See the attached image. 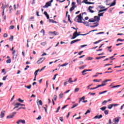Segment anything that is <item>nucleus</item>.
<instances>
[{
    "mask_svg": "<svg viewBox=\"0 0 124 124\" xmlns=\"http://www.w3.org/2000/svg\"><path fill=\"white\" fill-rule=\"evenodd\" d=\"M75 4H76V3L75 1H73L72 2V7H73V6H76Z\"/></svg>",
    "mask_w": 124,
    "mask_h": 124,
    "instance_id": "39",
    "label": "nucleus"
},
{
    "mask_svg": "<svg viewBox=\"0 0 124 124\" xmlns=\"http://www.w3.org/2000/svg\"><path fill=\"white\" fill-rule=\"evenodd\" d=\"M86 66H87V65H83L81 67H80L79 69H83V68H85V67H86Z\"/></svg>",
    "mask_w": 124,
    "mask_h": 124,
    "instance_id": "43",
    "label": "nucleus"
},
{
    "mask_svg": "<svg viewBox=\"0 0 124 124\" xmlns=\"http://www.w3.org/2000/svg\"><path fill=\"white\" fill-rule=\"evenodd\" d=\"M99 8H100L101 9H103L105 8V7L102 6V5H100L98 6Z\"/></svg>",
    "mask_w": 124,
    "mask_h": 124,
    "instance_id": "44",
    "label": "nucleus"
},
{
    "mask_svg": "<svg viewBox=\"0 0 124 124\" xmlns=\"http://www.w3.org/2000/svg\"><path fill=\"white\" fill-rule=\"evenodd\" d=\"M88 22L90 23H94V22H96V20L94 18L93 19V21L89 20Z\"/></svg>",
    "mask_w": 124,
    "mask_h": 124,
    "instance_id": "37",
    "label": "nucleus"
},
{
    "mask_svg": "<svg viewBox=\"0 0 124 124\" xmlns=\"http://www.w3.org/2000/svg\"><path fill=\"white\" fill-rule=\"evenodd\" d=\"M72 80V78H69V80H68V82L70 83V84H71V83H73V80Z\"/></svg>",
    "mask_w": 124,
    "mask_h": 124,
    "instance_id": "28",
    "label": "nucleus"
},
{
    "mask_svg": "<svg viewBox=\"0 0 124 124\" xmlns=\"http://www.w3.org/2000/svg\"><path fill=\"white\" fill-rule=\"evenodd\" d=\"M108 8H106L105 9L100 10L99 11L98 13H100L101 12H103V11H106L108 9Z\"/></svg>",
    "mask_w": 124,
    "mask_h": 124,
    "instance_id": "18",
    "label": "nucleus"
},
{
    "mask_svg": "<svg viewBox=\"0 0 124 124\" xmlns=\"http://www.w3.org/2000/svg\"><path fill=\"white\" fill-rule=\"evenodd\" d=\"M104 113L105 114V115H108L109 114V110H105Z\"/></svg>",
    "mask_w": 124,
    "mask_h": 124,
    "instance_id": "31",
    "label": "nucleus"
},
{
    "mask_svg": "<svg viewBox=\"0 0 124 124\" xmlns=\"http://www.w3.org/2000/svg\"><path fill=\"white\" fill-rule=\"evenodd\" d=\"M58 98V97L57 96V95H54L53 96V98L54 99V100H57V98Z\"/></svg>",
    "mask_w": 124,
    "mask_h": 124,
    "instance_id": "51",
    "label": "nucleus"
},
{
    "mask_svg": "<svg viewBox=\"0 0 124 124\" xmlns=\"http://www.w3.org/2000/svg\"><path fill=\"white\" fill-rule=\"evenodd\" d=\"M107 124H112V120L111 119H109L108 123H107Z\"/></svg>",
    "mask_w": 124,
    "mask_h": 124,
    "instance_id": "54",
    "label": "nucleus"
},
{
    "mask_svg": "<svg viewBox=\"0 0 124 124\" xmlns=\"http://www.w3.org/2000/svg\"><path fill=\"white\" fill-rule=\"evenodd\" d=\"M108 109H112V108H113V106L112 105V104H109L108 105Z\"/></svg>",
    "mask_w": 124,
    "mask_h": 124,
    "instance_id": "26",
    "label": "nucleus"
},
{
    "mask_svg": "<svg viewBox=\"0 0 124 124\" xmlns=\"http://www.w3.org/2000/svg\"><path fill=\"white\" fill-rule=\"evenodd\" d=\"M82 3H85V4H94V2H86V1H82Z\"/></svg>",
    "mask_w": 124,
    "mask_h": 124,
    "instance_id": "13",
    "label": "nucleus"
},
{
    "mask_svg": "<svg viewBox=\"0 0 124 124\" xmlns=\"http://www.w3.org/2000/svg\"><path fill=\"white\" fill-rule=\"evenodd\" d=\"M45 58L44 57H42L40 59H39L37 62V63H41V62H43L44 61H45Z\"/></svg>",
    "mask_w": 124,
    "mask_h": 124,
    "instance_id": "4",
    "label": "nucleus"
},
{
    "mask_svg": "<svg viewBox=\"0 0 124 124\" xmlns=\"http://www.w3.org/2000/svg\"><path fill=\"white\" fill-rule=\"evenodd\" d=\"M61 109V107H59L56 110V113H58L59 111H60V109Z\"/></svg>",
    "mask_w": 124,
    "mask_h": 124,
    "instance_id": "58",
    "label": "nucleus"
},
{
    "mask_svg": "<svg viewBox=\"0 0 124 124\" xmlns=\"http://www.w3.org/2000/svg\"><path fill=\"white\" fill-rule=\"evenodd\" d=\"M8 4H7V5H5V6H4L3 4H2V6L1 7V8L3 10L4 9V10L5 9V8H8Z\"/></svg>",
    "mask_w": 124,
    "mask_h": 124,
    "instance_id": "15",
    "label": "nucleus"
},
{
    "mask_svg": "<svg viewBox=\"0 0 124 124\" xmlns=\"http://www.w3.org/2000/svg\"><path fill=\"white\" fill-rule=\"evenodd\" d=\"M82 20H83V17H82V14H80L75 17L74 21L75 22H77V23H81L84 24V25L86 26V27H90V23L89 22L87 21L83 22L82 21Z\"/></svg>",
    "mask_w": 124,
    "mask_h": 124,
    "instance_id": "1",
    "label": "nucleus"
},
{
    "mask_svg": "<svg viewBox=\"0 0 124 124\" xmlns=\"http://www.w3.org/2000/svg\"><path fill=\"white\" fill-rule=\"evenodd\" d=\"M101 41H102V40H100L98 41L95 42L93 43V44H97V43H99V42H101Z\"/></svg>",
    "mask_w": 124,
    "mask_h": 124,
    "instance_id": "40",
    "label": "nucleus"
},
{
    "mask_svg": "<svg viewBox=\"0 0 124 124\" xmlns=\"http://www.w3.org/2000/svg\"><path fill=\"white\" fill-rule=\"evenodd\" d=\"M46 44H47V43L46 42H44L41 43V45H42V46H45Z\"/></svg>",
    "mask_w": 124,
    "mask_h": 124,
    "instance_id": "33",
    "label": "nucleus"
},
{
    "mask_svg": "<svg viewBox=\"0 0 124 124\" xmlns=\"http://www.w3.org/2000/svg\"><path fill=\"white\" fill-rule=\"evenodd\" d=\"M73 36L71 38V39H75L77 37V36L76 35H74V33L73 34Z\"/></svg>",
    "mask_w": 124,
    "mask_h": 124,
    "instance_id": "38",
    "label": "nucleus"
},
{
    "mask_svg": "<svg viewBox=\"0 0 124 124\" xmlns=\"http://www.w3.org/2000/svg\"><path fill=\"white\" fill-rule=\"evenodd\" d=\"M94 19L96 20V22H99L100 21V17L97 16H94Z\"/></svg>",
    "mask_w": 124,
    "mask_h": 124,
    "instance_id": "12",
    "label": "nucleus"
},
{
    "mask_svg": "<svg viewBox=\"0 0 124 124\" xmlns=\"http://www.w3.org/2000/svg\"><path fill=\"white\" fill-rule=\"evenodd\" d=\"M44 14L46 17V19H47V20H49V19H50V16H49V15H48V13H47V12L45 11L44 12Z\"/></svg>",
    "mask_w": 124,
    "mask_h": 124,
    "instance_id": "10",
    "label": "nucleus"
},
{
    "mask_svg": "<svg viewBox=\"0 0 124 124\" xmlns=\"http://www.w3.org/2000/svg\"><path fill=\"white\" fill-rule=\"evenodd\" d=\"M77 3L81 4V0H77Z\"/></svg>",
    "mask_w": 124,
    "mask_h": 124,
    "instance_id": "63",
    "label": "nucleus"
},
{
    "mask_svg": "<svg viewBox=\"0 0 124 124\" xmlns=\"http://www.w3.org/2000/svg\"><path fill=\"white\" fill-rule=\"evenodd\" d=\"M36 120H41V116L39 115L38 118H36Z\"/></svg>",
    "mask_w": 124,
    "mask_h": 124,
    "instance_id": "62",
    "label": "nucleus"
},
{
    "mask_svg": "<svg viewBox=\"0 0 124 124\" xmlns=\"http://www.w3.org/2000/svg\"><path fill=\"white\" fill-rule=\"evenodd\" d=\"M117 41H121V42L124 41V39H121L119 38L117 40Z\"/></svg>",
    "mask_w": 124,
    "mask_h": 124,
    "instance_id": "59",
    "label": "nucleus"
},
{
    "mask_svg": "<svg viewBox=\"0 0 124 124\" xmlns=\"http://www.w3.org/2000/svg\"><path fill=\"white\" fill-rule=\"evenodd\" d=\"M7 63H10L11 62V59H9L6 61Z\"/></svg>",
    "mask_w": 124,
    "mask_h": 124,
    "instance_id": "45",
    "label": "nucleus"
},
{
    "mask_svg": "<svg viewBox=\"0 0 124 124\" xmlns=\"http://www.w3.org/2000/svg\"><path fill=\"white\" fill-rule=\"evenodd\" d=\"M68 106V105H66L64 106L63 107H62V110H63V109H65V108H66Z\"/></svg>",
    "mask_w": 124,
    "mask_h": 124,
    "instance_id": "49",
    "label": "nucleus"
},
{
    "mask_svg": "<svg viewBox=\"0 0 124 124\" xmlns=\"http://www.w3.org/2000/svg\"><path fill=\"white\" fill-rule=\"evenodd\" d=\"M77 106H78V104H76L71 107V109H73V108H75V107H77Z\"/></svg>",
    "mask_w": 124,
    "mask_h": 124,
    "instance_id": "34",
    "label": "nucleus"
},
{
    "mask_svg": "<svg viewBox=\"0 0 124 124\" xmlns=\"http://www.w3.org/2000/svg\"><path fill=\"white\" fill-rule=\"evenodd\" d=\"M50 23H52V24H57V21L53 20V19H49Z\"/></svg>",
    "mask_w": 124,
    "mask_h": 124,
    "instance_id": "16",
    "label": "nucleus"
},
{
    "mask_svg": "<svg viewBox=\"0 0 124 124\" xmlns=\"http://www.w3.org/2000/svg\"><path fill=\"white\" fill-rule=\"evenodd\" d=\"M104 86H106V83H103L102 82V84L98 85L97 86V87H95L96 89H98V88H100V87H104Z\"/></svg>",
    "mask_w": 124,
    "mask_h": 124,
    "instance_id": "8",
    "label": "nucleus"
},
{
    "mask_svg": "<svg viewBox=\"0 0 124 124\" xmlns=\"http://www.w3.org/2000/svg\"><path fill=\"white\" fill-rule=\"evenodd\" d=\"M66 65H68V63L66 62V63L63 64V66H66Z\"/></svg>",
    "mask_w": 124,
    "mask_h": 124,
    "instance_id": "64",
    "label": "nucleus"
},
{
    "mask_svg": "<svg viewBox=\"0 0 124 124\" xmlns=\"http://www.w3.org/2000/svg\"><path fill=\"white\" fill-rule=\"evenodd\" d=\"M53 0H50V1L47 2L46 3V5H44L43 6L44 8H48V7H49V6H51V5H52V4L51 3H52V2H53Z\"/></svg>",
    "mask_w": 124,
    "mask_h": 124,
    "instance_id": "2",
    "label": "nucleus"
},
{
    "mask_svg": "<svg viewBox=\"0 0 124 124\" xmlns=\"http://www.w3.org/2000/svg\"><path fill=\"white\" fill-rule=\"evenodd\" d=\"M14 28H15V27H14V26H13V25H12V26H11L10 27V30H13V29H14Z\"/></svg>",
    "mask_w": 124,
    "mask_h": 124,
    "instance_id": "55",
    "label": "nucleus"
},
{
    "mask_svg": "<svg viewBox=\"0 0 124 124\" xmlns=\"http://www.w3.org/2000/svg\"><path fill=\"white\" fill-rule=\"evenodd\" d=\"M89 113H91V110H88L85 113V115H87V114H89Z\"/></svg>",
    "mask_w": 124,
    "mask_h": 124,
    "instance_id": "56",
    "label": "nucleus"
},
{
    "mask_svg": "<svg viewBox=\"0 0 124 124\" xmlns=\"http://www.w3.org/2000/svg\"><path fill=\"white\" fill-rule=\"evenodd\" d=\"M79 88H76L75 89V91H74V92L75 93H78V92H79Z\"/></svg>",
    "mask_w": 124,
    "mask_h": 124,
    "instance_id": "30",
    "label": "nucleus"
},
{
    "mask_svg": "<svg viewBox=\"0 0 124 124\" xmlns=\"http://www.w3.org/2000/svg\"><path fill=\"white\" fill-rule=\"evenodd\" d=\"M60 121H61V122H63V118L62 117H60Z\"/></svg>",
    "mask_w": 124,
    "mask_h": 124,
    "instance_id": "60",
    "label": "nucleus"
},
{
    "mask_svg": "<svg viewBox=\"0 0 124 124\" xmlns=\"http://www.w3.org/2000/svg\"><path fill=\"white\" fill-rule=\"evenodd\" d=\"M103 14H104V13H101V14H99L98 15V17H99V18H100V17L103 16Z\"/></svg>",
    "mask_w": 124,
    "mask_h": 124,
    "instance_id": "36",
    "label": "nucleus"
},
{
    "mask_svg": "<svg viewBox=\"0 0 124 124\" xmlns=\"http://www.w3.org/2000/svg\"><path fill=\"white\" fill-rule=\"evenodd\" d=\"M18 101L19 102H21V103H23V102H24V101L22 99H21V98H18Z\"/></svg>",
    "mask_w": 124,
    "mask_h": 124,
    "instance_id": "52",
    "label": "nucleus"
},
{
    "mask_svg": "<svg viewBox=\"0 0 124 124\" xmlns=\"http://www.w3.org/2000/svg\"><path fill=\"white\" fill-rule=\"evenodd\" d=\"M107 101L105 100L102 103V104H103V105H105L107 103Z\"/></svg>",
    "mask_w": 124,
    "mask_h": 124,
    "instance_id": "42",
    "label": "nucleus"
},
{
    "mask_svg": "<svg viewBox=\"0 0 124 124\" xmlns=\"http://www.w3.org/2000/svg\"><path fill=\"white\" fill-rule=\"evenodd\" d=\"M88 46V45H83L80 46L81 48H84V47H87Z\"/></svg>",
    "mask_w": 124,
    "mask_h": 124,
    "instance_id": "53",
    "label": "nucleus"
},
{
    "mask_svg": "<svg viewBox=\"0 0 124 124\" xmlns=\"http://www.w3.org/2000/svg\"><path fill=\"white\" fill-rule=\"evenodd\" d=\"M86 60H88V61H92V60H93V58L89 57Z\"/></svg>",
    "mask_w": 124,
    "mask_h": 124,
    "instance_id": "32",
    "label": "nucleus"
},
{
    "mask_svg": "<svg viewBox=\"0 0 124 124\" xmlns=\"http://www.w3.org/2000/svg\"><path fill=\"white\" fill-rule=\"evenodd\" d=\"M85 96H83L82 97L79 98V100L78 101L79 103H80V102H81L82 101V100H84L85 99Z\"/></svg>",
    "mask_w": 124,
    "mask_h": 124,
    "instance_id": "21",
    "label": "nucleus"
},
{
    "mask_svg": "<svg viewBox=\"0 0 124 124\" xmlns=\"http://www.w3.org/2000/svg\"><path fill=\"white\" fill-rule=\"evenodd\" d=\"M25 88H27V89H28V90H31V85H30L29 86H25Z\"/></svg>",
    "mask_w": 124,
    "mask_h": 124,
    "instance_id": "24",
    "label": "nucleus"
},
{
    "mask_svg": "<svg viewBox=\"0 0 124 124\" xmlns=\"http://www.w3.org/2000/svg\"><path fill=\"white\" fill-rule=\"evenodd\" d=\"M16 105H17V106H25V104H20L19 103H16Z\"/></svg>",
    "mask_w": 124,
    "mask_h": 124,
    "instance_id": "19",
    "label": "nucleus"
},
{
    "mask_svg": "<svg viewBox=\"0 0 124 124\" xmlns=\"http://www.w3.org/2000/svg\"><path fill=\"white\" fill-rule=\"evenodd\" d=\"M85 72H87V69L84 70L82 72V73L83 75H85V74H86V73H85Z\"/></svg>",
    "mask_w": 124,
    "mask_h": 124,
    "instance_id": "47",
    "label": "nucleus"
},
{
    "mask_svg": "<svg viewBox=\"0 0 124 124\" xmlns=\"http://www.w3.org/2000/svg\"><path fill=\"white\" fill-rule=\"evenodd\" d=\"M78 41H81V39H77L72 41L70 43V44H73L74 43H76V42H78Z\"/></svg>",
    "mask_w": 124,
    "mask_h": 124,
    "instance_id": "11",
    "label": "nucleus"
},
{
    "mask_svg": "<svg viewBox=\"0 0 124 124\" xmlns=\"http://www.w3.org/2000/svg\"><path fill=\"white\" fill-rule=\"evenodd\" d=\"M113 122L114 123L113 124H118V122H120V119H119V118H115L113 119Z\"/></svg>",
    "mask_w": 124,
    "mask_h": 124,
    "instance_id": "6",
    "label": "nucleus"
},
{
    "mask_svg": "<svg viewBox=\"0 0 124 124\" xmlns=\"http://www.w3.org/2000/svg\"><path fill=\"white\" fill-rule=\"evenodd\" d=\"M8 36V35H7V33H5L3 35L4 37H7Z\"/></svg>",
    "mask_w": 124,
    "mask_h": 124,
    "instance_id": "61",
    "label": "nucleus"
},
{
    "mask_svg": "<svg viewBox=\"0 0 124 124\" xmlns=\"http://www.w3.org/2000/svg\"><path fill=\"white\" fill-rule=\"evenodd\" d=\"M106 108H107V107H103L100 108V109L102 110V111H105V110L106 109Z\"/></svg>",
    "mask_w": 124,
    "mask_h": 124,
    "instance_id": "20",
    "label": "nucleus"
},
{
    "mask_svg": "<svg viewBox=\"0 0 124 124\" xmlns=\"http://www.w3.org/2000/svg\"><path fill=\"white\" fill-rule=\"evenodd\" d=\"M50 34H53V35H57V32L56 31H54L53 32H49Z\"/></svg>",
    "mask_w": 124,
    "mask_h": 124,
    "instance_id": "23",
    "label": "nucleus"
},
{
    "mask_svg": "<svg viewBox=\"0 0 124 124\" xmlns=\"http://www.w3.org/2000/svg\"><path fill=\"white\" fill-rule=\"evenodd\" d=\"M16 113L17 112H16L12 113V115H8L6 117V119H12V118H14V116H15Z\"/></svg>",
    "mask_w": 124,
    "mask_h": 124,
    "instance_id": "3",
    "label": "nucleus"
},
{
    "mask_svg": "<svg viewBox=\"0 0 124 124\" xmlns=\"http://www.w3.org/2000/svg\"><path fill=\"white\" fill-rule=\"evenodd\" d=\"M77 7V6H73L70 8V12H72L73 10L75 9V8Z\"/></svg>",
    "mask_w": 124,
    "mask_h": 124,
    "instance_id": "17",
    "label": "nucleus"
},
{
    "mask_svg": "<svg viewBox=\"0 0 124 124\" xmlns=\"http://www.w3.org/2000/svg\"><path fill=\"white\" fill-rule=\"evenodd\" d=\"M17 59V55L13 54V60H16Z\"/></svg>",
    "mask_w": 124,
    "mask_h": 124,
    "instance_id": "29",
    "label": "nucleus"
},
{
    "mask_svg": "<svg viewBox=\"0 0 124 124\" xmlns=\"http://www.w3.org/2000/svg\"><path fill=\"white\" fill-rule=\"evenodd\" d=\"M7 76H8L7 75L3 78H2L3 81H5L6 80V78H7Z\"/></svg>",
    "mask_w": 124,
    "mask_h": 124,
    "instance_id": "48",
    "label": "nucleus"
},
{
    "mask_svg": "<svg viewBox=\"0 0 124 124\" xmlns=\"http://www.w3.org/2000/svg\"><path fill=\"white\" fill-rule=\"evenodd\" d=\"M102 117H103L102 115V114H100V115H99V116H98V118H97V119H98V120H99V119H101V118H102Z\"/></svg>",
    "mask_w": 124,
    "mask_h": 124,
    "instance_id": "57",
    "label": "nucleus"
},
{
    "mask_svg": "<svg viewBox=\"0 0 124 124\" xmlns=\"http://www.w3.org/2000/svg\"><path fill=\"white\" fill-rule=\"evenodd\" d=\"M107 93V91H105L102 92H100L99 94H103V93Z\"/></svg>",
    "mask_w": 124,
    "mask_h": 124,
    "instance_id": "41",
    "label": "nucleus"
},
{
    "mask_svg": "<svg viewBox=\"0 0 124 124\" xmlns=\"http://www.w3.org/2000/svg\"><path fill=\"white\" fill-rule=\"evenodd\" d=\"M59 75L58 74H56L54 75L53 78V80H55L57 77V76H58Z\"/></svg>",
    "mask_w": 124,
    "mask_h": 124,
    "instance_id": "46",
    "label": "nucleus"
},
{
    "mask_svg": "<svg viewBox=\"0 0 124 124\" xmlns=\"http://www.w3.org/2000/svg\"><path fill=\"white\" fill-rule=\"evenodd\" d=\"M121 86H122L121 85H115V86H112L111 88L112 89H114V88H119V87H121Z\"/></svg>",
    "mask_w": 124,
    "mask_h": 124,
    "instance_id": "27",
    "label": "nucleus"
},
{
    "mask_svg": "<svg viewBox=\"0 0 124 124\" xmlns=\"http://www.w3.org/2000/svg\"><path fill=\"white\" fill-rule=\"evenodd\" d=\"M62 97H63V93H61L59 94V98L60 99H61V98H62Z\"/></svg>",
    "mask_w": 124,
    "mask_h": 124,
    "instance_id": "22",
    "label": "nucleus"
},
{
    "mask_svg": "<svg viewBox=\"0 0 124 124\" xmlns=\"http://www.w3.org/2000/svg\"><path fill=\"white\" fill-rule=\"evenodd\" d=\"M4 113H5V111H1L0 114V118H3L4 117Z\"/></svg>",
    "mask_w": 124,
    "mask_h": 124,
    "instance_id": "14",
    "label": "nucleus"
},
{
    "mask_svg": "<svg viewBox=\"0 0 124 124\" xmlns=\"http://www.w3.org/2000/svg\"><path fill=\"white\" fill-rule=\"evenodd\" d=\"M37 105H41V106H42V105H43V103L42 102V101L41 100H37Z\"/></svg>",
    "mask_w": 124,
    "mask_h": 124,
    "instance_id": "7",
    "label": "nucleus"
},
{
    "mask_svg": "<svg viewBox=\"0 0 124 124\" xmlns=\"http://www.w3.org/2000/svg\"><path fill=\"white\" fill-rule=\"evenodd\" d=\"M68 20L70 22V24H72V21L70 20V15H68Z\"/></svg>",
    "mask_w": 124,
    "mask_h": 124,
    "instance_id": "25",
    "label": "nucleus"
},
{
    "mask_svg": "<svg viewBox=\"0 0 124 124\" xmlns=\"http://www.w3.org/2000/svg\"><path fill=\"white\" fill-rule=\"evenodd\" d=\"M91 8H93V6H89L88 8V10L89 11V12H90L91 13H94V11L91 9Z\"/></svg>",
    "mask_w": 124,
    "mask_h": 124,
    "instance_id": "9",
    "label": "nucleus"
},
{
    "mask_svg": "<svg viewBox=\"0 0 124 124\" xmlns=\"http://www.w3.org/2000/svg\"><path fill=\"white\" fill-rule=\"evenodd\" d=\"M109 81H111V79H106L105 81H103V84H105V83H107V82H109Z\"/></svg>",
    "mask_w": 124,
    "mask_h": 124,
    "instance_id": "35",
    "label": "nucleus"
},
{
    "mask_svg": "<svg viewBox=\"0 0 124 124\" xmlns=\"http://www.w3.org/2000/svg\"><path fill=\"white\" fill-rule=\"evenodd\" d=\"M20 123H21L22 124H26V121L23 120H19L18 121L16 122L17 124H20Z\"/></svg>",
    "mask_w": 124,
    "mask_h": 124,
    "instance_id": "5",
    "label": "nucleus"
},
{
    "mask_svg": "<svg viewBox=\"0 0 124 124\" xmlns=\"http://www.w3.org/2000/svg\"><path fill=\"white\" fill-rule=\"evenodd\" d=\"M98 26V24L97 25H95L94 26H90V28H96Z\"/></svg>",
    "mask_w": 124,
    "mask_h": 124,
    "instance_id": "50",
    "label": "nucleus"
}]
</instances>
